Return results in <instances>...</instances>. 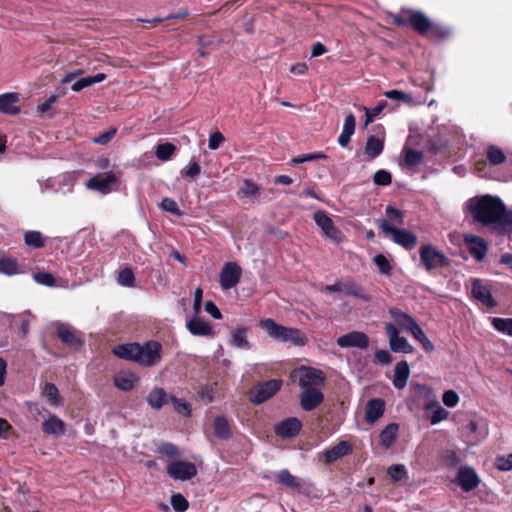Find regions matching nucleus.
<instances>
[{
    "label": "nucleus",
    "instance_id": "nucleus-20",
    "mask_svg": "<svg viewBox=\"0 0 512 512\" xmlns=\"http://www.w3.org/2000/svg\"><path fill=\"white\" fill-rule=\"evenodd\" d=\"M20 102V94L17 92H7L0 95V113L7 115H18L21 113V108L18 105Z\"/></svg>",
    "mask_w": 512,
    "mask_h": 512
},
{
    "label": "nucleus",
    "instance_id": "nucleus-19",
    "mask_svg": "<svg viewBox=\"0 0 512 512\" xmlns=\"http://www.w3.org/2000/svg\"><path fill=\"white\" fill-rule=\"evenodd\" d=\"M472 295L475 299L480 301L488 308L496 306V301L492 297L490 288L485 285L480 279H474L471 288Z\"/></svg>",
    "mask_w": 512,
    "mask_h": 512
},
{
    "label": "nucleus",
    "instance_id": "nucleus-14",
    "mask_svg": "<svg viewBox=\"0 0 512 512\" xmlns=\"http://www.w3.org/2000/svg\"><path fill=\"white\" fill-rule=\"evenodd\" d=\"M455 481L464 492L474 490L480 483V479L476 471L474 468L469 466H462L459 468Z\"/></svg>",
    "mask_w": 512,
    "mask_h": 512
},
{
    "label": "nucleus",
    "instance_id": "nucleus-52",
    "mask_svg": "<svg viewBox=\"0 0 512 512\" xmlns=\"http://www.w3.org/2000/svg\"><path fill=\"white\" fill-rule=\"evenodd\" d=\"M326 158H327V155L324 154L323 152L308 153V154H303L301 156L292 158L290 160V165L297 166L299 164H302V163H305L308 161H314V160H320V159H326Z\"/></svg>",
    "mask_w": 512,
    "mask_h": 512
},
{
    "label": "nucleus",
    "instance_id": "nucleus-32",
    "mask_svg": "<svg viewBox=\"0 0 512 512\" xmlns=\"http://www.w3.org/2000/svg\"><path fill=\"white\" fill-rule=\"evenodd\" d=\"M214 434L217 438L227 440L232 437V429L228 419L223 416H217L214 420Z\"/></svg>",
    "mask_w": 512,
    "mask_h": 512
},
{
    "label": "nucleus",
    "instance_id": "nucleus-2",
    "mask_svg": "<svg viewBox=\"0 0 512 512\" xmlns=\"http://www.w3.org/2000/svg\"><path fill=\"white\" fill-rule=\"evenodd\" d=\"M260 326L276 341L283 343L289 342L295 346H304L307 343V338L303 335L302 331L296 327L283 326L271 318L261 320Z\"/></svg>",
    "mask_w": 512,
    "mask_h": 512
},
{
    "label": "nucleus",
    "instance_id": "nucleus-25",
    "mask_svg": "<svg viewBox=\"0 0 512 512\" xmlns=\"http://www.w3.org/2000/svg\"><path fill=\"white\" fill-rule=\"evenodd\" d=\"M186 326L188 331L194 336H214L212 326L198 316L190 319Z\"/></svg>",
    "mask_w": 512,
    "mask_h": 512
},
{
    "label": "nucleus",
    "instance_id": "nucleus-47",
    "mask_svg": "<svg viewBox=\"0 0 512 512\" xmlns=\"http://www.w3.org/2000/svg\"><path fill=\"white\" fill-rule=\"evenodd\" d=\"M384 96L387 97L390 100L403 102L407 105H412L414 100L411 94L405 93L401 90H389L384 92Z\"/></svg>",
    "mask_w": 512,
    "mask_h": 512
},
{
    "label": "nucleus",
    "instance_id": "nucleus-53",
    "mask_svg": "<svg viewBox=\"0 0 512 512\" xmlns=\"http://www.w3.org/2000/svg\"><path fill=\"white\" fill-rule=\"evenodd\" d=\"M216 393V385H203L198 390V396L205 403L213 402Z\"/></svg>",
    "mask_w": 512,
    "mask_h": 512
},
{
    "label": "nucleus",
    "instance_id": "nucleus-4",
    "mask_svg": "<svg viewBox=\"0 0 512 512\" xmlns=\"http://www.w3.org/2000/svg\"><path fill=\"white\" fill-rule=\"evenodd\" d=\"M291 378L298 382V385L304 389L319 388L324 385L325 374L323 371L308 367L301 366L291 373Z\"/></svg>",
    "mask_w": 512,
    "mask_h": 512
},
{
    "label": "nucleus",
    "instance_id": "nucleus-45",
    "mask_svg": "<svg viewBox=\"0 0 512 512\" xmlns=\"http://www.w3.org/2000/svg\"><path fill=\"white\" fill-rule=\"evenodd\" d=\"M387 102L380 101L375 107L368 108L366 106H362L361 109L365 112V126L372 123L374 119L386 108Z\"/></svg>",
    "mask_w": 512,
    "mask_h": 512
},
{
    "label": "nucleus",
    "instance_id": "nucleus-22",
    "mask_svg": "<svg viewBox=\"0 0 512 512\" xmlns=\"http://www.w3.org/2000/svg\"><path fill=\"white\" fill-rule=\"evenodd\" d=\"M113 354L121 359L131 360L138 363L142 349L139 343H128L116 345L113 348Z\"/></svg>",
    "mask_w": 512,
    "mask_h": 512
},
{
    "label": "nucleus",
    "instance_id": "nucleus-6",
    "mask_svg": "<svg viewBox=\"0 0 512 512\" xmlns=\"http://www.w3.org/2000/svg\"><path fill=\"white\" fill-rule=\"evenodd\" d=\"M282 380L271 379L254 385L249 391V400L255 405H260L271 399L281 388Z\"/></svg>",
    "mask_w": 512,
    "mask_h": 512
},
{
    "label": "nucleus",
    "instance_id": "nucleus-42",
    "mask_svg": "<svg viewBox=\"0 0 512 512\" xmlns=\"http://www.w3.org/2000/svg\"><path fill=\"white\" fill-rule=\"evenodd\" d=\"M491 324L496 331L512 336V318L493 317Z\"/></svg>",
    "mask_w": 512,
    "mask_h": 512
},
{
    "label": "nucleus",
    "instance_id": "nucleus-8",
    "mask_svg": "<svg viewBox=\"0 0 512 512\" xmlns=\"http://www.w3.org/2000/svg\"><path fill=\"white\" fill-rule=\"evenodd\" d=\"M313 218L326 238L334 243H340L342 241V232L337 227H335L332 219L327 215L325 211L319 210L315 212Z\"/></svg>",
    "mask_w": 512,
    "mask_h": 512
},
{
    "label": "nucleus",
    "instance_id": "nucleus-26",
    "mask_svg": "<svg viewBox=\"0 0 512 512\" xmlns=\"http://www.w3.org/2000/svg\"><path fill=\"white\" fill-rule=\"evenodd\" d=\"M42 431L47 435H63L65 433V423L56 415H50L48 419L43 421Z\"/></svg>",
    "mask_w": 512,
    "mask_h": 512
},
{
    "label": "nucleus",
    "instance_id": "nucleus-59",
    "mask_svg": "<svg viewBox=\"0 0 512 512\" xmlns=\"http://www.w3.org/2000/svg\"><path fill=\"white\" fill-rule=\"evenodd\" d=\"M373 181L376 185L388 186L392 182V176L388 171L381 169L374 174Z\"/></svg>",
    "mask_w": 512,
    "mask_h": 512
},
{
    "label": "nucleus",
    "instance_id": "nucleus-27",
    "mask_svg": "<svg viewBox=\"0 0 512 512\" xmlns=\"http://www.w3.org/2000/svg\"><path fill=\"white\" fill-rule=\"evenodd\" d=\"M384 150V138H378L374 135H369L365 146H364V154L367 156L368 160H373L377 158Z\"/></svg>",
    "mask_w": 512,
    "mask_h": 512
},
{
    "label": "nucleus",
    "instance_id": "nucleus-7",
    "mask_svg": "<svg viewBox=\"0 0 512 512\" xmlns=\"http://www.w3.org/2000/svg\"><path fill=\"white\" fill-rule=\"evenodd\" d=\"M420 262L427 271L450 265L449 259L431 244L422 245L419 250Z\"/></svg>",
    "mask_w": 512,
    "mask_h": 512
},
{
    "label": "nucleus",
    "instance_id": "nucleus-24",
    "mask_svg": "<svg viewBox=\"0 0 512 512\" xmlns=\"http://www.w3.org/2000/svg\"><path fill=\"white\" fill-rule=\"evenodd\" d=\"M57 335L69 347L78 348L83 345V341L68 324H60L57 329Z\"/></svg>",
    "mask_w": 512,
    "mask_h": 512
},
{
    "label": "nucleus",
    "instance_id": "nucleus-39",
    "mask_svg": "<svg viewBox=\"0 0 512 512\" xmlns=\"http://www.w3.org/2000/svg\"><path fill=\"white\" fill-rule=\"evenodd\" d=\"M177 151V147L169 142L158 144L155 148V155L161 161H168Z\"/></svg>",
    "mask_w": 512,
    "mask_h": 512
},
{
    "label": "nucleus",
    "instance_id": "nucleus-13",
    "mask_svg": "<svg viewBox=\"0 0 512 512\" xmlns=\"http://www.w3.org/2000/svg\"><path fill=\"white\" fill-rule=\"evenodd\" d=\"M385 333L389 339V345L393 352L411 353L413 347L407 339L399 336L397 327L392 323L385 325Z\"/></svg>",
    "mask_w": 512,
    "mask_h": 512
},
{
    "label": "nucleus",
    "instance_id": "nucleus-3",
    "mask_svg": "<svg viewBox=\"0 0 512 512\" xmlns=\"http://www.w3.org/2000/svg\"><path fill=\"white\" fill-rule=\"evenodd\" d=\"M392 21L399 27H411L423 36L429 33L431 22L424 12L408 8H403L398 13L392 14Z\"/></svg>",
    "mask_w": 512,
    "mask_h": 512
},
{
    "label": "nucleus",
    "instance_id": "nucleus-21",
    "mask_svg": "<svg viewBox=\"0 0 512 512\" xmlns=\"http://www.w3.org/2000/svg\"><path fill=\"white\" fill-rule=\"evenodd\" d=\"M302 423L298 418H287L275 426L276 435L282 438H292L299 434Z\"/></svg>",
    "mask_w": 512,
    "mask_h": 512
},
{
    "label": "nucleus",
    "instance_id": "nucleus-33",
    "mask_svg": "<svg viewBox=\"0 0 512 512\" xmlns=\"http://www.w3.org/2000/svg\"><path fill=\"white\" fill-rule=\"evenodd\" d=\"M389 314L395 320V322L404 330L408 331L410 327H412L416 321L406 312L401 311L398 308H390Z\"/></svg>",
    "mask_w": 512,
    "mask_h": 512
},
{
    "label": "nucleus",
    "instance_id": "nucleus-36",
    "mask_svg": "<svg viewBox=\"0 0 512 512\" xmlns=\"http://www.w3.org/2000/svg\"><path fill=\"white\" fill-rule=\"evenodd\" d=\"M107 78V75L104 73H98L94 76H88L75 81L71 87L74 92H79L84 88L91 87L92 85L102 82Z\"/></svg>",
    "mask_w": 512,
    "mask_h": 512
},
{
    "label": "nucleus",
    "instance_id": "nucleus-63",
    "mask_svg": "<svg viewBox=\"0 0 512 512\" xmlns=\"http://www.w3.org/2000/svg\"><path fill=\"white\" fill-rule=\"evenodd\" d=\"M116 133H117L116 128H110L109 130H107L103 133H100L97 137H95L93 139V142L95 144H99V145H106L113 139V137L116 135Z\"/></svg>",
    "mask_w": 512,
    "mask_h": 512
},
{
    "label": "nucleus",
    "instance_id": "nucleus-56",
    "mask_svg": "<svg viewBox=\"0 0 512 512\" xmlns=\"http://www.w3.org/2000/svg\"><path fill=\"white\" fill-rule=\"evenodd\" d=\"M373 260L381 274L389 275L391 273V264L383 254H377Z\"/></svg>",
    "mask_w": 512,
    "mask_h": 512
},
{
    "label": "nucleus",
    "instance_id": "nucleus-18",
    "mask_svg": "<svg viewBox=\"0 0 512 512\" xmlns=\"http://www.w3.org/2000/svg\"><path fill=\"white\" fill-rule=\"evenodd\" d=\"M117 178L113 173L98 174L91 177L86 183L87 188L107 194L111 190V185L115 184Z\"/></svg>",
    "mask_w": 512,
    "mask_h": 512
},
{
    "label": "nucleus",
    "instance_id": "nucleus-57",
    "mask_svg": "<svg viewBox=\"0 0 512 512\" xmlns=\"http://www.w3.org/2000/svg\"><path fill=\"white\" fill-rule=\"evenodd\" d=\"M385 214H386V217L390 220V221H393L399 225H403L404 224V212L391 206V205H388L386 207V211H385Z\"/></svg>",
    "mask_w": 512,
    "mask_h": 512
},
{
    "label": "nucleus",
    "instance_id": "nucleus-51",
    "mask_svg": "<svg viewBox=\"0 0 512 512\" xmlns=\"http://www.w3.org/2000/svg\"><path fill=\"white\" fill-rule=\"evenodd\" d=\"M461 459L455 450H445L441 454V462L448 468H455Z\"/></svg>",
    "mask_w": 512,
    "mask_h": 512
},
{
    "label": "nucleus",
    "instance_id": "nucleus-49",
    "mask_svg": "<svg viewBox=\"0 0 512 512\" xmlns=\"http://www.w3.org/2000/svg\"><path fill=\"white\" fill-rule=\"evenodd\" d=\"M117 282L119 285L124 287H134L135 285V275L131 268L125 267L120 270L117 277Z\"/></svg>",
    "mask_w": 512,
    "mask_h": 512
},
{
    "label": "nucleus",
    "instance_id": "nucleus-38",
    "mask_svg": "<svg viewBox=\"0 0 512 512\" xmlns=\"http://www.w3.org/2000/svg\"><path fill=\"white\" fill-rule=\"evenodd\" d=\"M343 287V292L346 295L353 296L365 302H369L371 300V296L367 294L365 290L361 288L359 285H357L355 282H345L343 283Z\"/></svg>",
    "mask_w": 512,
    "mask_h": 512
},
{
    "label": "nucleus",
    "instance_id": "nucleus-48",
    "mask_svg": "<svg viewBox=\"0 0 512 512\" xmlns=\"http://www.w3.org/2000/svg\"><path fill=\"white\" fill-rule=\"evenodd\" d=\"M449 34H450V30L447 27L440 25V24L430 22L429 33H427L425 36H427L433 40H439V39H444V38L448 37Z\"/></svg>",
    "mask_w": 512,
    "mask_h": 512
},
{
    "label": "nucleus",
    "instance_id": "nucleus-15",
    "mask_svg": "<svg viewBox=\"0 0 512 512\" xmlns=\"http://www.w3.org/2000/svg\"><path fill=\"white\" fill-rule=\"evenodd\" d=\"M352 451V444L347 440H341L336 445L323 451V461L325 464H332L340 458L351 454Z\"/></svg>",
    "mask_w": 512,
    "mask_h": 512
},
{
    "label": "nucleus",
    "instance_id": "nucleus-10",
    "mask_svg": "<svg viewBox=\"0 0 512 512\" xmlns=\"http://www.w3.org/2000/svg\"><path fill=\"white\" fill-rule=\"evenodd\" d=\"M167 473L174 480L186 481L197 475V468L192 462L176 461L167 466Z\"/></svg>",
    "mask_w": 512,
    "mask_h": 512
},
{
    "label": "nucleus",
    "instance_id": "nucleus-58",
    "mask_svg": "<svg viewBox=\"0 0 512 512\" xmlns=\"http://www.w3.org/2000/svg\"><path fill=\"white\" fill-rule=\"evenodd\" d=\"M34 280L41 285L53 287L55 285V277L49 272H38L33 275Z\"/></svg>",
    "mask_w": 512,
    "mask_h": 512
},
{
    "label": "nucleus",
    "instance_id": "nucleus-55",
    "mask_svg": "<svg viewBox=\"0 0 512 512\" xmlns=\"http://www.w3.org/2000/svg\"><path fill=\"white\" fill-rule=\"evenodd\" d=\"M170 401L174 404V408L178 414L184 416H189L191 414L190 404L183 399H179L173 395H170Z\"/></svg>",
    "mask_w": 512,
    "mask_h": 512
},
{
    "label": "nucleus",
    "instance_id": "nucleus-41",
    "mask_svg": "<svg viewBox=\"0 0 512 512\" xmlns=\"http://www.w3.org/2000/svg\"><path fill=\"white\" fill-rule=\"evenodd\" d=\"M24 242L27 246L32 248H42L45 246V238L39 231H27L24 234Z\"/></svg>",
    "mask_w": 512,
    "mask_h": 512
},
{
    "label": "nucleus",
    "instance_id": "nucleus-30",
    "mask_svg": "<svg viewBox=\"0 0 512 512\" xmlns=\"http://www.w3.org/2000/svg\"><path fill=\"white\" fill-rule=\"evenodd\" d=\"M248 328L244 326H237L230 332V343L233 347L239 349H251L252 345L247 339Z\"/></svg>",
    "mask_w": 512,
    "mask_h": 512
},
{
    "label": "nucleus",
    "instance_id": "nucleus-44",
    "mask_svg": "<svg viewBox=\"0 0 512 512\" xmlns=\"http://www.w3.org/2000/svg\"><path fill=\"white\" fill-rule=\"evenodd\" d=\"M404 161L408 167H415L421 164L424 154L421 151L414 150L412 148H404Z\"/></svg>",
    "mask_w": 512,
    "mask_h": 512
},
{
    "label": "nucleus",
    "instance_id": "nucleus-1",
    "mask_svg": "<svg viewBox=\"0 0 512 512\" xmlns=\"http://www.w3.org/2000/svg\"><path fill=\"white\" fill-rule=\"evenodd\" d=\"M467 208L475 222L484 226L495 225L501 233L508 210L499 197L490 194L472 197Z\"/></svg>",
    "mask_w": 512,
    "mask_h": 512
},
{
    "label": "nucleus",
    "instance_id": "nucleus-50",
    "mask_svg": "<svg viewBox=\"0 0 512 512\" xmlns=\"http://www.w3.org/2000/svg\"><path fill=\"white\" fill-rule=\"evenodd\" d=\"M42 393L52 405L57 406L60 404V395L55 384L46 383L42 389Z\"/></svg>",
    "mask_w": 512,
    "mask_h": 512
},
{
    "label": "nucleus",
    "instance_id": "nucleus-11",
    "mask_svg": "<svg viewBox=\"0 0 512 512\" xmlns=\"http://www.w3.org/2000/svg\"><path fill=\"white\" fill-rule=\"evenodd\" d=\"M142 352L138 357V363L144 366H155L161 360L162 345L157 341H148L140 345Z\"/></svg>",
    "mask_w": 512,
    "mask_h": 512
},
{
    "label": "nucleus",
    "instance_id": "nucleus-23",
    "mask_svg": "<svg viewBox=\"0 0 512 512\" xmlns=\"http://www.w3.org/2000/svg\"><path fill=\"white\" fill-rule=\"evenodd\" d=\"M385 412V401L381 398L370 399L366 404L365 420L373 424L383 416Z\"/></svg>",
    "mask_w": 512,
    "mask_h": 512
},
{
    "label": "nucleus",
    "instance_id": "nucleus-60",
    "mask_svg": "<svg viewBox=\"0 0 512 512\" xmlns=\"http://www.w3.org/2000/svg\"><path fill=\"white\" fill-rule=\"evenodd\" d=\"M495 466L500 471L512 470V453L505 456H498L495 459Z\"/></svg>",
    "mask_w": 512,
    "mask_h": 512
},
{
    "label": "nucleus",
    "instance_id": "nucleus-61",
    "mask_svg": "<svg viewBox=\"0 0 512 512\" xmlns=\"http://www.w3.org/2000/svg\"><path fill=\"white\" fill-rule=\"evenodd\" d=\"M392 361V356L387 350H376L373 363L376 365H388Z\"/></svg>",
    "mask_w": 512,
    "mask_h": 512
},
{
    "label": "nucleus",
    "instance_id": "nucleus-34",
    "mask_svg": "<svg viewBox=\"0 0 512 512\" xmlns=\"http://www.w3.org/2000/svg\"><path fill=\"white\" fill-rule=\"evenodd\" d=\"M486 159L490 165L498 166L506 162L507 156L500 147L489 145L486 149Z\"/></svg>",
    "mask_w": 512,
    "mask_h": 512
},
{
    "label": "nucleus",
    "instance_id": "nucleus-62",
    "mask_svg": "<svg viewBox=\"0 0 512 512\" xmlns=\"http://www.w3.org/2000/svg\"><path fill=\"white\" fill-rule=\"evenodd\" d=\"M161 208L173 215L181 216L182 212L179 209L175 200L171 198H164L161 202Z\"/></svg>",
    "mask_w": 512,
    "mask_h": 512
},
{
    "label": "nucleus",
    "instance_id": "nucleus-29",
    "mask_svg": "<svg viewBox=\"0 0 512 512\" xmlns=\"http://www.w3.org/2000/svg\"><path fill=\"white\" fill-rule=\"evenodd\" d=\"M168 401L170 395L160 387L153 388L147 396V403L154 410H160Z\"/></svg>",
    "mask_w": 512,
    "mask_h": 512
},
{
    "label": "nucleus",
    "instance_id": "nucleus-43",
    "mask_svg": "<svg viewBox=\"0 0 512 512\" xmlns=\"http://www.w3.org/2000/svg\"><path fill=\"white\" fill-rule=\"evenodd\" d=\"M387 474L394 482L408 479V471L403 464H393L387 469Z\"/></svg>",
    "mask_w": 512,
    "mask_h": 512
},
{
    "label": "nucleus",
    "instance_id": "nucleus-12",
    "mask_svg": "<svg viewBox=\"0 0 512 512\" xmlns=\"http://www.w3.org/2000/svg\"><path fill=\"white\" fill-rule=\"evenodd\" d=\"M337 345L341 348H359L366 350L369 347V337L361 331H352L340 336L337 339Z\"/></svg>",
    "mask_w": 512,
    "mask_h": 512
},
{
    "label": "nucleus",
    "instance_id": "nucleus-46",
    "mask_svg": "<svg viewBox=\"0 0 512 512\" xmlns=\"http://www.w3.org/2000/svg\"><path fill=\"white\" fill-rule=\"evenodd\" d=\"M18 264L14 258L0 257V273L14 275L18 273Z\"/></svg>",
    "mask_w": 512,
    "mask_h": 512
},
{
    "label": "nucleus",
    "instance_id": "nucleus-9",
    "mask_svg": "<svg viewBox=\"0 0 512 512\" xmlns=\"http://www.w3.org/2000/svg\"><path fill=\"white\" fill-rule=\"evenodd\" d=\"M242 268L236 262H227L220 271V286L223 290L234 288L241 279Z\"/></svg>",
    "mask_w": 512,
    "mask_h": 512
},
{
    "label": "nucleus",
    "instance_id": "nucleus-35",
    "mask_svg": "<svg viewBox=\"0 0 512 512\" xmlns=\"http://www.w3.org/2000/svg\"><path fill=\"white\" fill-rule=\"evenodd\" d=\"M201 170L200 161L196 157H192L187 166L184 167L180 173L182 178L194 182L201 173Z\"/></svg>",
    "mask_w": 512,
    "mask_h": 512
},
{
    "label": "nucleus",
    "instance_id": "nucleus-16",
    "mask_svg": "<svg viewBox=\"0 0 512 512\" xmlns=\"http://www.w3.org/2000/svg\"><path fill=\"white\" fill-rule=\"evenodd\" d=\"M300 406L304 411L316 409L324 401V394L318 388L304 389L300 395Z\"/></svg>",
    "mask_w": 512,
    "mask_h": 512
},
{
    "label": "nucleus",
    "instance_id": "nucleus-28",
    "mask_svg": "<svg viewBox=\"0 0 512 512\" xmlns=\"http://www.w3.org/2000/svg\"><path fill=\"white\" fill-rule=\"evenodd\" d=\"M410 376V368L407 361H400L394 369L393 385L396 389H403L407 385Z\"/></svg>",
    "mask_w": 512,
    "mask_h": 512
},
{
    "label": "nucleus",
    "instance_id": "nucleus-54",
    "mask_svg": "<svg viewBox=\"0 0 512 512\" xmlns=\"http://www.w3.org/2000/svg\"><path fill=\"white\" fill-rule=\"evenodd\" d=\"M170 502H171V505H172L173 509L176 512H185L188 509V507H189L188 501L180 493L173 494L171 496Z\"/></svg>",
    "mask_w": 512,
    "mask_h": 512
},
{
    "label": "nucleus",
    "instance_id": "nucleus-40",
    "mask_svg": "<svg viewBox=\"0 0 512 512\" xmlns=\"http://www.w3.org/2000/svg\"><path fill=\"white\" fill-rule=\"evenodd\" d=\"M277 481L292 489H298L301 487L299 479L293 476L287 469H283L277 474Z\"/></svg>",
    "mask_w": 512,
    "mask_h": 512
},
{
    "label": "nucleus",
    "instance_id": "nucleus-37",
    "mask_svg": "<svg viewBox=\"0 0 512 512\" xmlns=\"http://www.w3.org/2000/svg\"><path fill=\"white\" fill-rule=\"evenodd\" d=\"M398 425L395 423H391L387 425L380 433V442L381 445L385 448L391 447L397 437Z\"/></svg>",
    "mask_w": 512,
    "mask_h": 512
},
{
    "label": "nucleus",
    "instance_id": "nucleus-31",
    "mask_svg": "<svg viewBox=\"0 0 512 512\" xmlns=\"http://www.w3.org/2000/svg\"><path fill=\"white\" fill-rule=\"evenodd\" d=\"M138 381L139 378L134 373L131 372L119 373L114 378L115 386L123 391L132 390Z\"/></svg>",
    "mask_w": 512,
    "mask_h": 512
},
{
    "label": "nucleus",
    "instance_id": "nucleus-17",
    "mask_svg": "<svg viewBox=\"0 0 512 512\" xmlns=\"http://www.w3.org/2000/svg\"><path fill=\"white\" fill-rule=\"evenodd\" d=\"M464 242L467 245L469 253L476 261L480 262L485 258L488 246L483 238L473 234H467L464 237Z\"/></svg>",
    "mask_w": 512,
    "mask_h": 512
},
{
    "label": "nucleus",
    "instance_id": "nucleus-64",
    "mask_svg": "<svg viewBox=\"0 0 512 512\" xmlns=\"http://www.w3.org/2000/svg\"><path fill=\"white\" fill-rule=\"evenodd\" d=\"M240 192L243 193L245 196L252 197L259 192V187L252 180L245 179L243 182V186L240 189Z\"/></svg>",
    "mask_w": 512,
    "mask_h": 512
},
{
    "label": "nucleus",
    "instance_id": "nucleus-5",
    "mask_svg": "<svg viewBox=\"0 0 512 512\" xmlns=\"http://www.w3.org/2000/svg\"><path fill=\"white\" fill-rule=\"evenodd\" d=\"M378 227L385 235H390L392 241L407 250H412L417 244V236L405 229L391 226L387 220H379Z\"/></svg>",
    "mask_w": 512,
    "mask_h": 512
}]
</instances>
